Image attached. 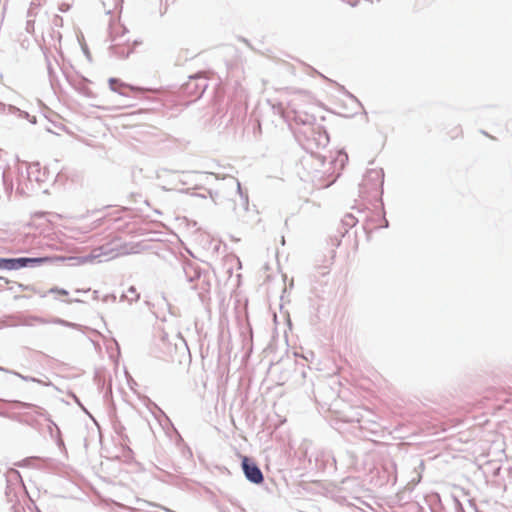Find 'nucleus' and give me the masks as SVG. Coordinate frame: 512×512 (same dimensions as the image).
Wrapping results in <instances>:
<instances>
[{
	"instance_id": "obj_1",
	"label": "nucleus",
	"mask_w": 512,
	"mask_h": 512,
	"mask_svg": "<svg viewBox=\"0 0 512 512\" xmlns=\"http://www.w3.org/2000/svg\"><path fill=\"white\" fill-rule=\"evenodd\" d=\"M119 255L118 251L115 249L108 248L106 246H101L93 249L86 256H76V257H65V256H53L52 262H69V266H82L86 264L100 263L102 261H108L116 258Z\"/></svg>"
},
{
	"instance_id": "obj_2",
	"label": "nucleus",
	"mask_w": 512,
	"mask_h": 512,
	"mask_svg": "<svg viewBox=\"0 0 512 512\" xmlns=\"http://www.w3.org/2000/svg\"><path fill=\"white\" fill-rule=\"evenodd\" d=\"M242 468L246 478L249 481L255 484H260L263 482L264 477L261 470L256 465V463L250 461V459L246 456L242 457Z\"/></svg>"
},
{
	"instance_id": "obj_3",
	"label": "nucleus",
	"mask_w": 512,
	"mask_h": 512,
	"mask_svg": "<svg viewBox=\"0 0 512 512\" xmlns=\"http://www.w3.org/2000/svg\"><path fill=\"white\" fill-rule=\"evenodd\" d=\"M16 270L26 267L29 264H44L52 262L51 257H39V258H15Z\"/></svg>"
},
{
	"instance_id": "obj_4",
	"label": "nucleus",
	"mask_w": 512,
	"mask_h": 512,
	"mask_svg": "<svg viewBox=\"0 0 512 512\" xmlns=\"http://www.w3.org/2000/svg\"><path fill=\"white\" fill-rule=\"evenodd\" d=\"M15 258H0V269L16 270Z\"/></svg>"
},
{
	"instance_id": "obj_5",
	"label": "nucleus",
	"mask_w": 512,
	"mask_h": 512,
	"mask_svg": "<svg viewBox=\"0 0 512 512\" xmlns=\"http://www.w3.org/2000/svg\"><path fill=\"white\" fill-rule=\"evenodd\" d=\"M48 293L50 294H55L57 296H62V297H65V296H68L69 295V292L63 288H58V287H53L51 288Z\"/></svg>"
},
{
	"instance_id": "obj_6",
	"label": "nucleus",
	"mask_w": 512,
	"mask_h": 512,
	"mask_svg": "<svg viewBox=\"0 0 512 512\" xmlns=\"http://www.w3.org/2000/svg\"><path fill=\"white\" fill-rule=\"evenodd\" d=\"M21 405V407H25V408H30V409H33V410H41L39 407L37 406H34V405H31V404H27V403H19ZM38 413L41 414L40 411H37Z\"/></svg>"
},
{
	"instance_id": "obj_7",
	"label": "nucleus",
	"mask_w": 512,
	"mask_h": 512,
	"mask_svg": "<svg viewBox=\"0 0 512 512\" xmlns=\"http://www.w3.org/2000/svg\"><path fill=\"white\" fill-rule=\"evenodd\" d=\"M19 287H20L22 290H32L29 286H26V285H23V284H19Z\"/></svg>"
},
{
	"instance_id": "obj_8",
	"label": "nucleus",
	"mask_w": 512,
	"mask_h": 512,
	"mask_svg": "<svg viewBox=\"0 0 512 512\" xmlns=\"http://www.w3.org/2000/svg\"><path fill=\"white\" fill-rule=\"evenodd\" d=\"M168 361H170V362H172V363H173V362H175V361H176V359L171 355V356L169 357Z\"/></svg>"
},
{
	"instance_id": "obj_9",
	"label": "nucleus",
	"mask_w": 512,
	"mask_h": 512,
	"mask_svg": "<svg viewBox=\"0 0 512 512\" xmlns=\"http://www.w3.org/2000/svg\"><path fill=\"white\" fill-rule=\"evenodd\" d=\"M146 91H152V92H156V90L154 89H151V88H148V89H145Z\"/></svg>"
}]
</instances>
